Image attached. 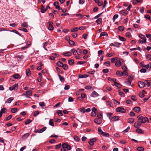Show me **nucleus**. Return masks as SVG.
<instances>
[{
  "instance_id": "a211bd4d",
  "label": "nucleus",
  "mask_w": 151,
  "mask_h": 151,
  "mask_svg": "<svg viewBox=\"0 0 151 151\" xmlns=\"http://www.w3.org/2000/svg\"><path fill=\"white\" fill-rule=\"evenodd\" d=\"M116 74L117 76H122L123 75V72H121L119 71H117L116 72Z\"/></svg>"
},
{
  "instance_id": "f3484780",
  "label": "nucleus",
  "mask_w": 151,
  "mask_h": 151,
  "mask_svg": "<svg viewBox=\"0 0 151 151\" xmlns=\"http://www.w3.org/2000/svg\"><path fill=\"white\" fill-rule=\"evenodd\" d=\"M21 26L22 27H28V25L27 23L26 22H24L23 23L21 24Z\"/></svg>"
},
{
  "instance_id": "a878e982",
  "label": "nucleus",
  "mask_w": 151,
  "mask_h": 151,
  "mask_svg": "<svg viewBox=\"0 0 151 151\" xmlns=\"http://www.w3.org/2000/svg\"><path fill=\"white\" fill-rule=\"evenodd\" d=\"M79 111L83 113H84L86 112L85 109L84 107L80 108L79 109Z\"/></svg>"
},
{
  "instance_id": "423d86ee",
  "label": "nucleus",
  "mask_w": 151,
  "mask_h": 151,
  "mask_svg": "<svg viewBox=\"0 0 151 151\" xmlns=\"http://www.w3.org/2000/svg\"><path fill=\"white\" fill-rule=\"evenodd\" d=\"M119 117L118 116H115L113 117H111L110 118L111 120L112 121H117L119 120Z\"/></svg>"
},
{
  "instance_id": "0eeeda50",
  "label": "nucleus",
  "mask_w": 151,
  "mask_h": 151,
  "mask_svg": "<svg viewBox=\"0 0 151 151\" xmlns=\"http://www.w3.org/2000/svg\"><path fill=\"white\" fill-rule=\"evenodd\" d=\"M96 140L95 138L91 139L90 141L88 142V143L90 145L92 146L94 145V142L96 141Z\"/></svg>"
},
{
  "instance_id": "ea45409f",
  "label": "nucleus",
  "mask_w": 151,
  "mask_h": 151,
  "mask_svg": "<svg viewBox=\"0 0 151 151\" xmlns=\"http://www.w3.org/2000/svg\"><path fill=\"white\" fill-rule=\"evenodd\" d=\"M98 131L99 132V134H101L103 133V132L102 131L101 127H99L98 128Z\"/></svg>"
},
{
  "instance_id": "cd10ccee",
  "label": "nucleus",
  "mask_w": 151,
  "mask_h": 151,
  "mask_svg": "<svg viewBox=\"0 0 151 151\" xmlns=\"http://www.w3.org/2000/svg\"><path fill=\"white\" fill-rule=\"evenodd\" d=\"M68 63L69 65H72L74 63V60L73 59L69 60L68 61Z\"/></svg>"
},
{
  "instance_id": "4468645a",
  "label": "nucleus",
  "mask_w": 151,
  "mask_h": 151,
  "mask_svg": "<svg viewBox=\"0 0 151 151\" xmlns=\"http://www.w3.org/2000/svg\"><path fill=\"white\" fill-rule=\"evenodd\" d=\"M46 128H47L46 127H43V128H42L40 130H37V132H38V133H42L44 131H45L46 130Z\"/></svg>"
},
{
  "instance_id": "09e8293b",
  "label": "nucleus",
  "mask_w": 151,
  "mask_h": 151,
  "mask_svg": "<svg viewBox=\"0 0 151 151\" xmlns=\"http://www.w3.org/2000/svg\"><path fill=\"white\" fill-rule=\"evenodd\" d=\"M117 58H114L111 59V62L112 63H114L117 60Z\"/></svg>"
},
{
  "instance_id": "49530a36",
  "label": "nucleus",
  "mask_w": 151,
  "mask_h": 151,
  "mask_svg": "<svg viewBox=\"0 0 151 151\" xmlns=\"http://www.w3.org/2000/svg\"><path fill=\"white\" fill-rule=\"evenodd\" d=\"M119 40L121 41H124L126 40L125 39L124 37H121L120 36H119Z\"/></svg>"
},
{
  "instance_id": "5fc2aeb1",
  "label": "nucleus",
  "mask_w": 151,
  "mask_h": 151,
  "mask_svg": "<svg viewBox=\"0 0 151 151\" xmlns=\"http://www.w3.org/2000/svg\"><path fill=\"white\" fill-rule=\"evenodd\" d=\"M118 29L119 31H122L124 30V27L122 26H119L118 27Z\"/></svg>"
},
{
  "instance_id": "e433bc0d",
  "label": "nucleus",
  "mask_w": 151,
  "mask_h": 151,
  "mask_svg": "<svg viewBox=\"0 0 151 151\" xmlns=\"http://www.w3.org/2000/svg\"><path fill=\"white\" fill-rule=\"evenodd\" d=\"M108 35L107 33L105 32H102L100 35L99 37H101L103 36H106Z\"/></svg>"
},
{
  "instance_id": "e2e57ef3",
  "label": "nucleus",
  "mask_w": 151,
  "mask_h": 151,
  "mask_svg": "<svg viewBox=\"0 0 151 151\" xmlns=\"http://www.w3.org/2000/svg\"><path fill=\"white\" fill-rule=\"evenodd\" d=\"M135 115V114L133 111H131L129 113V116L131 117H133Z\"/></svg>"
},
{
  "instance_id": "f8f14e48",
  "label": "nucleus",
  "mask_w": 151,
  "mask_h": 151,
  "mask_svg": "<svg viewBox=\"0 0 151 151\" xmlns=\"http://www.w3.org/2000/svg\"><path fill=\"white\" fill-rule=\"evenodd\" d=\"M119 13L123 15H126L128 13V12L127 10H124L119 12Z\"/></svg>"
},
{
  "instance_id": "bb28decb",
  "label": "nucleus",
  "mask_w": 151,
  "mask_h": 151,
  "mask_svg": "<svg viewBox=\"0 0 151 151\" xmlns=\"http://www.w3.org/2000/svg\"><path fill=\"white\" fill-rule=\"evenodd\" d=\"M29 133H26L24 134L22 137L23 139H25L29 137Z\"/></svg>"
},
{
  "instance_id": "b1692460",
  "label": "nucleus",
  "mask_w": 151,
  "mask_h": 151,
  "mask_svg": "<svg viewBox=\"0 0 151 151\" xmlns=\"http://www.w3.org/2000/svg\"><path fill=\"white\" fill-rule=\"evenodd\" d=\"M134 119L132 118H129L128 120V122L129 123H133L134 122Z\"/></svg>"
},
{
  "instance_id": "c85d7f7f",
  "label": "nucleus",
  "mask_w": 151,
  "mask_h": 151,
  "mask_svg": "<svg viewBox=\"0 0 151 151\" xmlns=\"http://www.w3.org/2000/svg\"><path fill=\"white\" fill-rule=\"evenodd\" d=\"M62 67L63 68L64 70H66L68 69V66L66 64H64L63 65V66Z\"/></svg>"
},
{
  "instance_id": "3c124183",
  "label": "nucleus",
  "mask_w": 151,
  "mask_h": 151,
  "mask_svg": "<svg viewBox=\"0 0 151 151\" xmlns=\"http://www.w3.org/2000/svg\"><path fill=\"white\" fill-rule=\"evenodd\" d=\"M47 8H41V12L42 13H44L47 10Z\"/></svg>"
},
{
  "instance_id": "79ce46f5",
  "label": "nucleus",
  "mask_w": 151,
  "mask_h": 151,
  "mask_svg": "<svg viewBox=\"0 0 151 151\" xmlns=\"http://www.w3.org/2000/svg\"><path fill=\"white\" fill-rule=\"evenodd\" d=\"M39 105L41 107H44L45 106V105L43 102H41L39 103Z\"/></svg>"
},
{
  "instance_id": "338daca9",
  "label": "nucleus",
  "mask_w": 151,
  "mask_h": 151,
  "mask_svg": "<svg viewBox=\"0 0 151 151\" xmlns=\"http://www.w3.org/2000/svg\"><path fill=\"white\" fill-rule=\"evenodd\" d=\"M139 96L140 98H142L144 97L145 95L143 93L141 92L139 93Z\"/></svg>"
},
{
  "instance_id": "1a4fd4ad",
  "label": "nucleus",
  "mask_w": 151,
  "mask_h": 151,
  "mask_svg": "<svg viewBox=\"0 0 151 151\" xmlns=\"http://www.w3.org/2000/svg\"><path fill=\"white\" fill-rule=\"evenodd\" d=\"M59 2L58 1H55L54 3V5L55 6V8L58 9L59 10L61 9V8H60V6L58 5Z\"/></svg>"
},
{
  "instance_id": "72a5a7b5",
  "label": "nucleus",
  "mask_w": 151,
  "mask_h": 151,
  "mask_svg": "<svg viewBox=\"0 0 151 151\" xmlns=\"http://www.w3.org/2000/svg\"><path fill=\"white\" fill-rule=\"evenodd\" d=\"M0 111L1 112H2V113H6V112L7 109L6 108L4 107V108H3L1 109Z\"/></svg>"
},
{
  "instance_id": "393cba45",
  "label": "nucleus",
  "mask_w": 151,
  "mask_h": 151,
  "mask_svg": "<svg viewBox=\"0 0 151 151\" xmlns=\"http://www.w3.org/2000/svg\"><path fill=\"white\" fill-rule=\"evenodd\" d=\"M63 55L66 56H69L72 55V53L71 52H68L66 53H64L63 54Z\"/></svg>"
},
{
  "instance_id": "2eb2a0df",
  "label": "nucleus",
  "mask_w": 151,
  "mask_h": 151,
  "mask_svg": "<svg viewBox=\"0 0 151 151\" xmlns=\"http://www.w3.org/2000/svg\"><path fill=\"white\" fill-rule=\"evenodd\" d=\"M141 126V124L138 122H135L134 124V127L135 128H138L139 127Z\"/></svg>"
},
{
  "instance_id": "f257e3e1",
  "label": "nucleus",
  "mask_w": 151,
  "mask_h": 151,
  "mask_svg": "<svg viewBox=\"0 0 151 151\" xmlns=\"http://www.w3.org/2000/svg\"><path fill=\"white\" fill-rule=\"evenodd\" d=\"M138 120L139 121L142 123H144L146 122H148L149 121L148 118L146 117H143L141 116L139 117Z\"/></svg>"
},
{
  "instance_id": "473e14b6",
  "label": "nucleus",
  "mask_w": 151,
  "mask_h": 151,
  "mask_svg": "<svg viewBox=\"0 0 151 151\" xmlns=\"http://www.w3.org/2000/svg\"><path fill=\"white\" fill-rule=\"evenodd\" d=\"M144 150V148L142 147H138L137 148V150L139 151H143Z\"/></svg>"
},
{
  "instance_id": "69168bd1",
  "label": "nucleus",
  "mask_w": 151,
  "mask_h": 151,
  "mask_svg": "<svg viewBox=\"0 0 151 151\" xmlns=\"http://www.w3.org/2000/svg\"><path fill=\"white\" fill-rule=\"evenodd\" d=\"M132 81L129 80V79H128L127 81L126 82V83L128 85L130 86L131 84Z\"/></svg>"
},
{
  "instance_id": "13d9d810",
  "label": "nucleus",
  "mask_w": 151,
  "mask_h": 151,
  "mask_svg": "<svg viewBox=\"0 0 151 151\" xmlns=\"http://www.w3.org/2000/svg\"><path fill=\"white\" fill-rule=\"evenodd\" d=\"M32 121L29 119H28L27 121L25 122V124H28L29 123H30L31 122H32Z\"/></svg>"
},
{
  "instance_id": "052dcab7",
  "label": "nucleus",
  "mask_w": 151,
  "mask_h": 151,
  "mask_svg": "<svg viewBox=\"0 0 151 151\" xmlns=\"http://www.w3.org/2000/svg\"><path fill=\"white\" fill-rule=\"evenodd\" d=\"M39 112L38 111H36L34 112L33 115L35 116H36L37 115L39 114Z\"/></svg>"
},
{
  "instance_id": "ddd939ff",
  "label": "nucleus",
  "mask_w": 151,
  "mask_h": 151,
  "mask_svg": "<svg viewBox=\"0 0 151 151\" xmlns=\"http://www.w3.org/2000/svg\"><path fill=\"white\" fill-rule=\"evenodd\" d=\"M133 110L134 111L138 113L140 110V108L138 106H136L134 108Z\"/></svg>"
},
{
  "instance_id": "4c0bfd02",
  "label": "nucleus",
  "mask_w": 151,
  "mask_h": 151,
  "mask_svg": "<svg viewBox=\"0 0 151 151\" xmlns=\"http://www.w3.org/2000/svg\"><path fill=\"white\" fill-rule=\"evenodd\" d=\"M71 51L73 52V54L74 55H76L77 52L76 50L75 49H72L71 50Z\"/></svg>"
},
{
  "instance_id": "9d476101",
  "label": "nucleus",
  "mask_w": 151,
  "mask_h": 151,
  "mask_svg": "<svg viewBox=\"0 0 151 151\" xmlns=\"http://www.w3.org/2000/svg\"><path fill=\"white\" fill-rule=\"evenodd\" d=\"M99 95L95 91H93L91 93V96L93 97H97Z\"/></svg>"
},
{
  "instance_id": "0e129e2a",
  "label": "nucleus",
  "mask_w": 151,
  "mask_h": 151,
  "mask_svg": "<svg viewBox=\"0 0 151 151\" xmlns=\"http://www.w3.org/2000/svg\"><path fill=\"white\" fill-rule=\"evenodd\" d=\"M132 99L134 101H136L137 99L135 96L134 95H132L131 97Z\"/></svg>"
},
{
  "instance_id": "5701e85b",
  "label": "nucleus",
  "mask_w": 151,
  "mask_h": 151,
  "mask_svg": "<svg viewBox=\"0 0 151 151\" xmlns=\"http://www.w3.org/2000/svg\"><path fill=\"white\" fill-rule=\"evenodd\" d=\"M101 135H102L103 136L105 137H108L109 135V133L104 132H103Z\"/></svg>"
},
{
  "instance_id": "6e6552de",
  "label": "nucleus",
  "mask_w": 151,
  "mask_h": 151,
  "mask_svg": "<svg viewBox=\"0 0 151 151\" xmlns=\"http://www.w3.org/2000/svg\"><path fill=\"white\" fill-rule=\"evenodd\" d=\"M94 122L98 124H100L102 122V121L100 118H96L94 120Z\"/></svg>"
},
{
  "instance_id": "f704fd0d",
  "label": "nucleus",
  "mask_w": 151,
  "mask_h": 151,
  "mask_svg": "<svg viewBox=\"0 0 151 151\" xmlns=\"http://www.w3.org/2000/svg\"><path fill=\"white\" fill-rule=\"evenodd\" d=\"M57 65L59 67H62L63 66V64L61 62L59 61L57 62Z\"/></svg>"
},
{
  "instance_id": "412c9836",
  "label": "nucleus",
  "mask_w": 151,
  "mask_h": 151,
  "mask_svg": "<svg viewBox=\"0 0 151 151\" xmlns=\"http://www.w3.org/2000/svg\"><path fill=\"white\" fill-rule=\"evenodd\" d=\"M49 124L50 125L52 126H54V122L53 120L52 119H50L49 122Z\"/></svg>"
},
{
  "instance_id": "680f3d73",
  "label": "nucleus",
  "mask_w": 151,
  "mask_h": 151,
  "mask_svg": "<svg viewBox=\"0 0 151 151\" xmlns=\"http://www.w3.org/2000/svg\"><path fill=\"white\" fill-rule=\"evenodd\" d=\"M146 69L145 68H142L140 70L141 73H145L146 72Z\"/></svg>"
},
{
  "instance_id": "aec40b11",
  "label": "nucleus",
  "mask_w": 151,
  "mask_h": 151,
  "mask_svg": "<svg viewBox=\"0 0 151 151\" xmlns=\"http://www.w3.org/2000/svg\"><path fill=\"white\" fill-rule=\"evenodd\" d=\"M136 132L141 134H143L144 133L143 131L140 129H137L136 130Z\"/></svg>"
},
{
  "instance_id": "2f4dec72",
  "label": "nucleus",
  "mask_w": 151,
  "mask_h": 151,
  "mask_svg": "<svg viewBox=\"0 0 151 151\" xmlns=\"http://www.w3.org/2000/svg\"><path fill=\"white\" fill-rule=\"evenodd\" d=\"M10 31L11 32H14V33H15L16 34L19 35V36H21V34L17 31L15 30H10Z\"/></svg>"
},
{
  "instance_id": "864d4df0",
  "label": "nucleus",
  "mask_w": 151,
  "mask_h": 151,
  "mask_svg": "<svg viewBox=\"0 0 151 151\" xmlns=\"http://www.w3.org/2000/svg\"><path fill=\"white\" fill-rule=\"evenodd\" d=\"M118 17V14L114 15L113 17V20L114 21L116 19H117Z\"/></svg>"
},
{
  "instance_id": "7ed1b4c3",
  "label": "nucleus",
  "mask_w": 151,
  "mask_h": 151,
  "mask_svg": "<svg viewBox=\"0 0 151 151\" xmlns=\"http://www.w3.org/2000/svg\"><path fill=\"white\" fill-rule=\"evenodd\" d=\"M117 112H121L122 113H125L126 112V110L124 108L122 107H119L117 108L116 110Z\"/></svg>"
},
{
  "instance_id": "58836bf2",
  "label": "nucleus",
  "mask_w": 151,
  "mask_h": 151,
  "mask_svg": "<svg viewBox=\"0 0 151 151\" xmlns=\"http://www.w3.org/2000/svg\"><path fill=\"white\" fill-rule=\"evenodd\" d=\"M26 93L28 95L31 96L32 95V92L31 90H29L26 91Z\"/></svg>"
},
{
  "instance_id": "603ef678",
  "label": "nucleus",
  "mask_w": 151,
  "mask_h": 151,
  "mask_svg": "<svg viewBox=\"0 0 151 151\" xmlns=\"http://www.w3.org/2000/svg\"><path fill=\"white\" fill-rule=\"evenodd\" d=\"M68 145L67 144V143H63L62 145V147L63 148H65L66 147L68 146Z\"/></svg>"
},
{
  "instance_id": "20e7f679",
  "label": "nucleus",
  "mask_w": 151,
  "mask_h": 151,
  "mask_svg": "<svg viewBox=\"0 0 151 151\" xmlns=\"http://www.w3.org/2000/svg\"><path fill=\"white\" fill-rule=\"evenodd\" d=\"M18 84H15L11 87H10L9 88V89L10 91L13 90H17L18 88Z\"/></svg>"
},
{
  "instance_id": "6ab92c4d",
  "label": "nucleus",
  "mask_w": 151,
  "mask_h": 151,
  "mask_svg": "<svg viewBox=\"0 0 151 151\" xmlns=\"http://www.w3.org/2000/svg\"><path fill=\"white\" fill-rule=\"evenodd\" d=\"M14 99V98L13 97H11L9 98L7 101H6V103H10Z\"/></svg>"
},
{
  "instance_id": "a18cd8bd",
  "label": "nucleus",
  "mask_w": 151,
  "mask_h": 151,
  "mask_svg": "<svg viewBox=\"0 0 151 151\" xmlns=\"http://www.w3.org/2000/svg\"><path fill=\"white\" fill-rule=\"evenodd\" d=\"M11 111L12 112L15 113L17 111V109L16 108H12L11 109Z\"/></svg>"
},
{
  "instance_id": "39448f33",
  "label": "nucleus",
  "mask_w": 151,
  "mask_h": 151,
  "mask_svg": "<svg viewBox=\"0 0 151 151\" xmlns=\"http://www.w3.org/2000/svg\"><path fill=\"white\" fill-rule=\"evenodd\" d=\"M138 84L139 86L141 88H143L145 86V84L143 82L141 81H138Z\"/></svg>"
},
{
  "instance_id": "c9c22d12",
  "label": "nucleus",
  "mask_w": 151,
  "mask_h": 151,
  "mask_svg": "<svg viewBox=\"0 0 151 151\" xmlns=\"http://www.w3.org/2000/svg\"><path fill=\"white\" fill-rule=\"evenodd\" d=\"M20 77V75L18 74H14L13 75V77L15 79H18Z\"/></svg>"
},
{
  "instance_id": "c756f323",
  "label": "nucleus",
  "mask_w": 151,
  "mask_h": 151,
  "mask_svg": "<svg viewBox=\"0 0 151 151\" xmlns=\"http://www.w3.org/2000/svg\"><path fill=\"white\" fill-rule=\"evenodd\" d=\"M102 21V19L101 18H99L96 21V22L98 24H100Z\"/></svg>"
},
{
  "instance_id": "774afa93",
  "label": "nucleus",
  "mask_w": 151,
  "mask_h": 151,
  "mask_svg": "<svg viewBox=\"0 0 151 151\" xmlns=\"http://www.w3.org/2000/svg\"><path fill=\"white\" fill-rule=\"evenodd\" d=\"M146 58L151 60V55L150 54L147 55V56H146Z\"/></svg>"
},
{
  "instance_id": "9b49d317",
  "label": "nucleus",
  "mask_w": 151,
  "mask_h": 151,
  "mask_svg": "<svg viewBox=\"0 0 151 151\" xmlns=\"http://www.w3.org/2000/svg\"><path fill=\"white\" fill-rule=\"evenodd\" d=\"M88 77V76L87 74H81L78 76V78H86Z\"/></svg>"
},
{
  "instance_id": "4be33fe9",
  "label": "nucleus",
  "mask_w": 151,
  "mask_h": 151,
  "mask_svg": "<svg viewBox=\"0 0 151 151\" xmlns=\"http://www.w3.org/2000/svg\"><path fill=\"white\" fill-rule=\"evenodd\" d=\"M31 72L29 69H27L26 70V75L27 76H29L31 75Z\"/></svg>"
},
{
  "instance_id": "dca6fc26",
  "label": "nucleus",
  "mask_w": 151,
  "mask_h": 151,
  "mask_svg": "<svg viewBox=\"0 0 151 151\" xmlns=\"http://www.w3.org/2000/svg\"><path fill=\"white\" fill-rule=\"evenodd\" d=\"M122 59H120L119 61H117L115 64V65L116 66L119 67L121 65V60H122Z\"/></svg>"
},
{
  "instance_id": "6e6d98bb",
  "label": "nucleus",
  "mask_w": 151,
  "mask_h": 151,
  "mask_svg": "<svg viewBox=\"0 0 151 151\" xmlns=\"http://www.w3.org/2000/svg\"><path fill=\"white\" fill-rule=\"evenodd\" d=\"M76 52H77V53L79 55L81 52V50L80 49L78 48L76 50Z\"/></svg>"
},
{
  "instance_id": "bf43d9fd",
  "label": "nucleus",
  "mask_w": 151,
  "mask_h": 151,
  "mask_svg": "<svg viewBox=\"0 0 151 151\" xmlns=\"http://www.w3.org/2000/svg\"><path fill=\"white\" fill-rule=\"evenodd\" d=\"M69 43L70 45H74L75 44L73 40L69 41Z\"/></svg>"
},
{
  "instance_id": "4d7b16f0",
  "label": "nucleus",
  "mask_w": 151,
  "mask_h": 151,
  "mask_svg": "<svg viewBox=\"0 0 151 151\" xmlns=\"http://www.w3.org/2000/svg\"><path fill=\"white\" fill-rule=\"evenodd\" d=\"M74 139L77 141H79L80 140L79 138L77 136H75L74 137Z\"/></svg>"
},
{
  "instance_id": "8fccbe9b",
  "label": "nucleus",
  "mask_w": 151,
  "mask_h": 151,
  "mask_svg": "<svg viewBox=\"0 0 151 151\" xmlns=\"http://www.w3.org/2000/svg\"><path fill=\"white\" fill-rule=\"evenodd\" d=\"M126 36L128 37H130L131 36V33L129 32H127L126 34Z\"/></svg>"
},
{
  "instance_id": "f03ea898",
  "label": "nucleus",
  "mask_w": 151,
  "mask_h": 151,
  "mask_svg": "<svg viewBox=\"0 0 151 151\" xmlns=\"http://www.w3.org/2000/svg\"><path fill=\"white\" fill-rule=\"evenodd\" d=\"M47 24H48L47 26V28L50 31H52L54 29V27L53 26V23L52 22L49 21Z\"/></svg>"
},
{
  "instance_id": "37998d69",
  "label": "nucleus",
  "mask_w": 151,
  "mask_h": 151,
  "mask_svg": "<svg viewBox=\"0 0 151 151\" xmlns=\"http://www.w3.org/2000/svg\"><path fill=\"white\" fill-rule=\"evenodd\" d=\"M145 82L146 83V85L148 87L150 86V83L147 80H145Z\"/></svg>"
},
{
  "instance_id": "7c9ffc66",
  "label": "nucleus",
  "mask_w": 151,
  "mask_h": 151,
  "mask_svg": "<svg viewBox=\"0 0 151 151\" xmlns=\"http://www.w3.org/2000/svg\"><path fill=\"white\" fill-rule=\"evenodd\" d=\"M58 76H59L60 80L61 82H63L64 81V77L59 74L58 75Z\"/></svg>"
},
{
  "instance_id": "c03bdc74",
  "label": "nucleus",
  "mask_w": 151,
  "mask_h": 151,
  "mask_svg": "<svg viewBox=\"0 0 151 151\" xmlns=\"http://www.w3.org/2000/svg\"><path fill=\"white\" fill-rule=\"evenodd\" d=\"M78 28L77 27H76L72 29H71V31L72 32H76L78 30Z\"/></svg>"
},
{
  "instance_id": "a19ab883",
  "label": "nucleus",
  "mask_w": 151,
  "mask_h": 151,
  "mask_svg": "<svg viewBox=\"0 0 151 151\" xmlns=\"http://www.w3.org/2000/svg\"><path fill=\"white\" fill-rule=\"evenodd\" d=\"M30 42L29 41H28L27 42V46H26V47H23V49H25V48L28 47H29L30 46Z\"/></svg>"
},
{
  "instance_id": "de8ad7c7",
  "label": "nucleus",
  "mask_w": 151,
  "mask_h": 151,
  "mask_svg": "<svg viewBox=\"0 0 151 151\" xmlns=\"http://www.w3.org/2000/svg\"><path fill=\"white\" fill-rule=\"evenodd\" d=\"M57 113L59 116H62L63 115V114L62 111L60 110L57 111Z\"/></svg>"
}]
</instances>
